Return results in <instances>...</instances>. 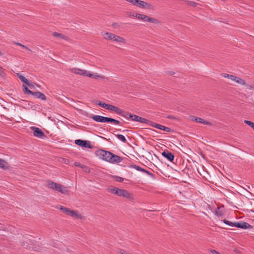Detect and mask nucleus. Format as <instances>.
<instances>
[{
    "instance_id": "nucleus-1",
    "label": "nucleus",
    "mask_w": 254,
    "mask_h": 254,
    "mask_svg": "<svg viewBox=\"0 0 254 254\" xmlns=\"http://www.w3.org/2000/svg\"><path fill=\"white\" fill-rule=\"evenodd\" d=\"M96 156L105 161L110 163H118L121 162L123 159L120 156L115 155L111 152L99 149L95 152Z\"/></svg>"
},
{
    "instance_id": "nucleus-2",
    "label": "nucleus",
    "mask_w": 254,
    "mask_h": 254,
    "mask_svg": "<svg viewBox=\"0 0 254 254\" xmlns=\"http://www.w3.org/2000/svg\"><path fill=\"white\" fill-rule=\"evenodd\" d=\"M47 186L48 188L58 191L64 194L68 193V191L66 188L60 184L54 182L53 181H48L47 182Z\"/></svg>"
},
{
    "instance_id": "nucleus-3",
    "label": "nucleus",
    "mask_w": 254,
    "mask_h": 254,
    "mask_svg": "<svg viewBox=\"0 0 254 254\" xmlns=\"http://www.w3.org/2000/svg\"><path fill=\"white\" fill-rule=\"evenodd\" d=\"M223 222L225 224L230 226L236 227L243 229H252L253 228L251 225L247 222L244 221L231 222L226 219H224L223 220Z\"/></svg>"
},
{
    "instance_id": "nucleus-4",
    "label": "nucleus",
    "mask_w": 254,
    "mask_h": 254,
    "mask_svg": "<svg viewBox=\"0 0 254 254\" xmlns=\"http://www.w3.org/2000/svg\"><path fill=\"white\" fill-rule=\"evenodd\" d=\"M110 191V192L120 196H123L126 198H130L131 196L130 193L125 190L114 188L111 189Z\"/></svg>"
},
{
    "instance_id": "nucleus-5",
    "label": "nucleus",
    "mask_w": 254,
    "mask_h": 254,
    "mask_svg": "<svg viewBox=\"0 0 254 254\" xmlns=\"http://www.w3.org/2000/svg\"><path fill=\"white\" fill-rule=\"evenodd\" d=\"M135 17L138 19L142 20L144 21H147L151 23H157L158 22V20L155 18L150 17L147 15L136 13Z\"/></svg>"
},
{
    "instance_id": "nucleus-6",
    "label": "nucleus",
    "mask_w": 254,
    "mask_h": 254,
    "mask_svg": "<svg viewBox=\"0 0 254 254\" xmlns=\"http://www.w3.org/2000/svg\"><path fill=\"white\" fill-rule=\"evenodd\" d=\"M30 129L33 131V135L34 136L43 139L46 137L43 131L39 128L35 127H31Z\"/></svg>"
},
{
    "instance_id": "nucleus-7",
    "label": "nucleus",
    "mask_w": 254,
    "mask_h": 254,
    "mask_svg": "<svg viewBox=\"0 0 254 254\" xmlns=\"http://www.w3.org/2000/svg\"><path fill=\"white\" fill-rule=\"evenodd\" d=\"M69 71L73 73L87 77V70L78 68H72L69 69Z\"/></svg>"
},
{
    "instance_id": "nucleus-8",
    "label": "nucleus",
    "mask_w": 254,
    "mask_h": 254,
    "mask_svg": "<svg viewBox=\"0 0 254 254\" xmlns=\"http://www.w3.org/2000/svg\"><path fill=\"white\" fill-rule=\"evenodd\" d=\"M75 143L81 147L91 148V145L88 141L76 139L75 140Z\"/></svg>"
},
{
    "instance_id": "nucleus-9",
    "label": "nucleus",
    "mask_w": 254,
    "mask_h": 254,
    "mask_svg": "<svg viewBox=\"0 0 254 254\" xmlns=\"http://www.w3.org/2000/svg\"><path fill=\"white\" fill-rule=\"evenodd\" d=\"M91 118L98 123H108V117H105L100 115H93Z\"/></svg>"
},
{
    "instance_id": "nucleus-10",
    "label": "nucleus",
    "mask_w": 254,
    "mask_h": 254,
    "mask_svg": "<svg viewBox=\"0 0 254 254\" xmlns=\"http://www.w3.org/2000/svg\"><path fill=\"white\" fill-rule=\"evenodd\" d=\"M101 35L103 38L105 40H110L113 41L115 36V34L108 32H102Z\"/></svg>"
},
{
    "instance_id": "nucleus-11",
    "label": "nucleus",
    "mask_w": 254,
    "mask_h": 254,
    "mask_svg": "<svg viewBox=\"0 0 254 254\" xmlns=\"http://www.w3.org/2000/svg\"><path fill=\"white\" fill-rule=\"evenodd\" d=\"M162 155L168 159L169 161L172 162L174 159V155L173 153L168 150H165L162 153Z\"/></svg>"
},
{
    "instance_id": "nucleus-12",
    "label": "nucleus",
    "mask_w": 254,
    "mask_h": 254,
    "mask_svg": "<svg viewBox=\"0 0 254 254\" xmlns=\"http://www.w3.org/2000/svg\"><path fill=\"white\" fill-rule=\"evenodd\" d=\"M191 121H194L196 123L202 124L206 125H212V123L207 121H205L200 118L196 117L195 116H191Z\"/></svg>"
},
{
    "instance_id": "nucleus-13",
    "label": "nucleus",
    "mask_w": 254,
    "mask_h": 254,
    "mask_svg": "<svg viewBox=\"0 0 254 254\" xmlns=\"http://www.w3.org/2000/svg\"><path fill=\"white\" fill-rule=\"evenodd\" d=\"M151 126L157 128L158 129H159L160 130H164V131H165L167 132H170L171 130V129L169 127H165L163 125H159V124H156L155 123H152Z\"/></svg>"
},
{
    "instance_id": "nucleus-14",
    "label": "nucleus",
    "mask_w": 254,
    "mask_h": 254,
    "mask_svg": "<svg viewBox=\"0 0 254 254\" xmlns=\"http://www.w3.org/2000/svg\"><path fill=\"white\" fill-rule=\"evenodd\" d=\"M132 121L138 122L143 124H147L149 122L147 119L135 115H133V117H132Z\"/></svg>"
},
{
    "instance_id": "nucleus-15",
    "label": "nucleus",
    "mask_w": 254,
    "mask_h": 254,
    "mask_svg": "<svg viewBox=\"0 0 254 254\" xmlns=\"http://www.w3.org/2000/svg\"><path fill=\"white\" fill-rule=\"evenodd\" d=\"M113 42L122 43L124 44H126L127 43V41L125 38L117 35H115Z\"/></svg>"
},
{
    "instance_id": "nucleus-16",
    "label": "nucleus",
    "mask_w": 254,
    "mask_h": 254,
    "mask_svg": "<svg viewBox=\"0 0 254 254\" xmlns=\"http://www.w3.org/2000/svg\"><path fill=\"white\" fill-rule=\"evenodd\" d=\"M9 164L4 160L0 159V168L4 170L9 169Z\"/></svg>"
},
{
    "instance_id": "nucleus-17",
    "label": "nucleus",
    "mask_w": 254,
    "mask_h": 254,
    "mask_svg": "<svg viewBox=\"0 0 254 254\" xmlns=\"http://www.w3.org/2000/svg\"><path fill=\"white\" fill-rule=\"evenodd\" d=\"M87 77L92 78H94V79H99V78L104 79L105 78V76L103 75H99L97 73H92L90 72L89 71H88Z\"/></svg>"
},
{
    "instance_id": "nucleus-18",
    "label": "nucleus",
    "mask_w": 254,
    "mask_h": 254,
    "mask_svg": "<svg viewBox=\"0 0 254 254\" xmlns=\"http://www.w3.org/2000/svg\"><path fill=\"white\" fill-rule=\"evenodd\" d=\"M119 115L127 119H131V120H132V117H133V115L130 114V113H129L128 112H127L122 109H121V112L119 114Z\"/></svg>"
},
{
    "instance_id": "nucleus-19",
    "label": "nucleus",
    "mask_w": 254,
    "mask_h": 254,
    "mask_svg": "<svg viewBox=\"0 0 254 254\" xmlns=\"http://www.w3.org/2000/svg\"><path fill=\"white\" fill-rule=\"evenodd\" d=\"M36 98L38 99H40L42 100H46L47 98L46 96L42 93L40 92H35L33 93V94L32 95Z\"/></svg>"
},
{
    "instance_id": "nucleus-20",
    "label": "nucleus",
    "mask_w": 254,
    "mask_h": 254,
    "mask_svg": "<svg viewBox=\"0 0 254 254\" xmlns=\"http://www.w3.org/2000/svg\"><path fill=\"white\" fill-rule=\"evenodd\" d=\"M121 109H120V108H118L117 107H116V106L112 105H110L108 110H110V111H114L116 114L119 115V114L121 112Z\"/></svg>"
},
{
    "instance_id": "nucleus-21",
    "label": "nucleus",
    "mask_w": 254,
    "mask_h": 254,
    "mask_svg": "<svg viewBox=\"0 0 254 254\" xmlns=\"http://www.w3.org/2000/svg\"><path fill=\"white\" fill-rule=\"evenodd\" d=\"M134 168L137 171H140V172H144L145 173H146L147 174H148V175H152V174L151 173H150L149 171H147V170H146L145 169H144L143 168L138 166H137V165H134Z\"/></svg>"
},
{
    "instance_id": "nucleus-22",
    "label": "nucleus",
    "mask_w": 254,
    "mask_h": 254,
    "mask_svg": "<svg viewBox=\"0 0 254 254\" xmlns=\"http://www.w3.org/2000/svg\"><path fill=\"white\" fill-rule=\"evenodd\" d=\"M52 34L55 37L60 38L63 39L65 40H68L69 39V38L67 36H64V35H62V34L58 33V32H54V33H53Z\"/></svg>"
},
{
    "instance_id": "nucleus-23",
    "label": "nucleus",
    "mask_w": 254,
    "mask_h": 254,
    "mask_svg": "<svg viewBox=\"0 0 254 254\" xmlns=\"http://www.w3.org/2000/svg\"><path fill=\"white\" fill-rule=\"evenodd\" d=\"M233 81H235L241 85H246V83L244 80L236 76L235 79H234Z\"/></svg>"
},
{
    "instance_id": "nucleus-24",
    "label": "nucleus",
    "mask_w": 254,
    "mask_h": 254,
    "mask_svg": "<svg viewBox=\"0 0 254 254\" xmlns=\"http://www.w3.org/2000/svg\"><path fill=\"white\" fill-rule=\"evenodd\" d=\"M96 103L102 108H105L107 110L109 109L110 104H108L104 102H101L100 101H96Z\"/></svg>"
},
{
    "instance_id": "nucleus-25",
    "label": "nucleus",
    "mask_w": 254,
    "mask_h": 254,
    "mask_svg": "<svg viewBox=\"0 0 254 254\" xmlns=\"http://www.w3.org/2000/svg\"><path fill=\"white\" fill-rule=\"evenodd\" d=\"M222 76L224 77L228 78L232 81H234V80L236 78V76L227 73H223L222 74Z\"/></svg>"
},
{
    "instance_id": "nucleus-26",
    "label": "nucleus",
    "mask_w": 254,
    "mask_h": 254,
    "mask_svg": "<svg viewBox=\"0 0 254 254\" xmlns=\"http://www.w3.org/2000/svg\"><path fill=\"white\" fill-rule=\"evenodd\" d=\"M148 5V3L144 1L138 0L137 6L140 7H145Z\"/></svg>"
},
{
    "instance_id": "nucleus-27",
    "label": "nucleus",
    "mask_w": 254,
    "mask_h": 254,
    "mask_svg": "<svg viewBox=\"0 0 254 254\" xmlns=\"http://www.w3.org/2000/svg\"><path fill=\"white\" fill-rule=\"evenodd\" d=\"M68 215L79 218V215L77 214V212L74 210H70Z\"/></svg>"
},
{
    "instance_id": "nucleus-28",
    "label": "nucleus",
    "mask_w": 254,
    "mask_h": 254,
    "mask_svg": "<svg viewBox=\"0 0 254 254\" xmlns=\"http://www.w3.org/2000/svg\"><path fill=\"white\" fill-rule=\"evenodd\" d=\"M60 210L62 211L64 213L68 215L70 209L67 207H64L63 206H60Z\"/></svg>"
},
{
    "instance_id": "nucleus-29",
    "label": "nucleus",
    "mask_w": 254,
    "mask_h": 254,
    "mask_svg": "<svg viewBox=\"0 0 254 254\" xmlns=\"http://www.w3.org/2000/svg\"><path fill=\"white\" fill-rule=\"evenodd\" d=\"M117 137L122 142L125 143L127 142V139L126 137L122 134H117L116 135Z\"/></svg>"
},
{
    "instance_id": "nucleus-30",
    "label": "nucleus",
    "mask_w": 254,
    "mask_h": 254,
    "mask_svg": "<svg viewBox=\"0 0 254 254\" xmlns=\"http://www.w3.org/2000/svg\"><path fill=\"white\" fill-rule=\"evenodd\" d=\"M108 123H113L116 125H119L120 123L119 121L110 118H108Z\"/></svg>"
},
{
    "instance_id": "nucleus-31",
    "label": "nucleus",
    "mask_w": 254,
    "mask_h": 254,
    "mask_svg": "<svg viewBox=\"0 0 254 254\" xmlns=\"http://www.w3.org/2000/svg\"><path fill=\"white\" fill-rule=\"evenodd\" d=\"M23 91L25 93L27 94H31V95H33V92L31 91V90H30L27 87H26V86L25 85H23Z\"/></svg>"
},
{
    "instance_id": "nucleus-32",
    "label": "nucleus",
    "mask_w": 254,
    "mask_h": 254,
    "mask_svg": "<svg viewBox=\"0 0 254 254\" xmlns=\"http://www.w3.org/2000/svg\"><path fill=\"white\" fill-rule=\"evenodd\" d=\"M18 77H19V79L23 83L26 84L27 83V82L28 81V80L23 75L18 74Z\"/></svg>"
},
{
    "instance_id": "nucleus-33",
    "label": "nucleus",
    "mask_w": 254,
    "mask_h": 254,
    "mask_svg": "<svg viewBox=\"0 0 254 254\" xmlns=\"http://www.w3.org/2000/svg\"><path fill=\"white\" fill-rule=\"evenodd\" d=\"M244 123L250 126L254 130V123L248 120H245Z\"/></svg>"
},
{
    "instance_id": "nucleus-34",
    "label": "nucleus",
    "mask_w": 254,
    "mask_h": 254,
    "mask_svg": "<svg viewBox=\"0 0 254 254\" xmlns=\"http://www.w3.org/2000/svg\"><path fill=\"white\" fill-rule=\"evenodd\" d=\"M247 89L249 90H254V85L252 84H247L245 85Z\"/></svg>"
},
{
    "instance_id": "nucleus-35",
    "label": "nucleus",
    "mask_w": 254,
    "mask_h": 254,
    "mask_svg": "<svg viewBox=\"0 0 254 254\" xmlns=\"http://www.w3.org/2000/svg\"><path fill=\"white\" fill-rule=\"evenodd\" d=\"M128 2L132 3L134 5H137L138 0H127Z\"/></svg>"
},
{
    "instance_id": "nucleus-36",
    "label": "nucleus",
    "mask_w": 254,
    "mask_h": 254,
    "mask_svg": "<svg viewBox=\"0 0 254 254\" xmlns=\"http://www.w3.org/2000/svg\"><path fill=\"white\" fill-rule=\"evenodd\" d=\"M136 13H132L131 12H127V14L129 17H135Z\"/></svg>"
},
{
    "instance_id": "nucleus-37",
    "label": "nucleus",
    "mask_w": 254,
    "mask_h": 254,
    "mask_svg": "<svg viewBox=\"0 0 254 254\" xmlns=\"http://www.w3.org/2000/svg\"><path fill=\"white\" fill-rule=\"evenodd\" d=\"M116 181L118 182H122L124 181V178L120 177H116Z\"/></svg>"
},
{
    "instance_id": "nucleus-38",
    "label": "nucleus",
    "mask_w": 254,
    "mask_h": 254,
    "mask_svg": "<svg viewBox=\"0 0 254 254\" xmlns=\"http://www.w3.org/2000/svg\"><path fill=\"white\" fill-rule=\"evenodd\" d=\"M17 45H18V46H21V47H23V48H25V49H26V50H27L31 51V50H30V49H29L28 47H27L26 46H24V45H22V44H21V43H17Z\"/></svg>"
},
{
    "instance_id": "nucleus-39",
    "label": "nucleus",
    "mask_w": 254,
    "mask_h": 254,
    "mask_svg": "<svg viewBox=\"0 0 254 254\" xmlns=\"http://www.w3.org/2000/svg\"><path fill=\"white\" fill-rule=\"evenodd\" d=\"M118 254H127L125 251L123 250H119L118 251Z\"/></svg>"
},
{
    "instance_id": "nucleus-40",
    "label": "nucleus",
    "mask_w": 254,
    "mask_h": 254,
    "mask_svg": "<svg viewBox=\"0 0 254 254\" xmlns=\"http://www.w3.org/2000/svg\"><path fill=\"white\" fill-rule=\"evenodd\" d=\"M120 26L119 24L117 23H114L112 24V27L114 28H118Z\"/></svg>"
},
{
    "instance_id": "nucleus-41",
    "label": "nucleus",
    "mask_w": 254,
    "mask_h": 254,
    "mask_svg": "<svg viewBox=\"0 0 254 254\" xmlns=\"http://www.w3.org/2000/svg\"><path fill=\"white\" fill-rule=\"evenodd\" d=\"M218 252L214 250H211L210 251V254H218Z\"/></svg>"
},
{
    "instance_id": "nucleus-42",
    "label": "nucleus",
    "mask_w": 254,
    "mask_h": 254,
    "mask_svg": "<svg viewBox=\"0 0 254 254\" xmlns=\"http://www.w3.org/2000/svg\"><path fill=\"white\" fill-rule=\"evenodd\" d=\"M4 74L3 69V68L0 66V75L2 76Z\"/></svg>"
},
{
    "instance_id": "nucleus-43",
    "label": "nucleus",
    "mask_w": 254,
    "mask_h": 254,
    "mask_svg": "<svg viewBox=\"0 0 254 254\" xmlns=\"http://www.w3.org/2000/svg\"><path fill=\"white\" fill-rule=\"evenodd\" d=\"M26 84L30 88H32L34 87V86L33 85L32 83H29L28 81L27 82V83H26Z\"/></svg>"
},
{
    "instance_id": "nucleus-44",
    "label": "nucleus",
    "mask_w": 254,
    "mask_h": 254,
    "mask_svg": "<svg viewBox=\"0 0 254 254\" xmlns=\"http://www.w3.org/2000/svg\"><path fill=\"white\" fill-rule=\"evenodd\" d=\"M197 3L195 2L191 1V6H195Z\"/></svg>"
},
{
    "instance_id": "nucleus-45",
    "label": "nucleus",
    "mask_w": 254,
    "mask_h": 254,
    "mask_svg": "<svg viewBox=\"0 0 254 254\" xmlns=\"http://www.w3.org/2000/svg\"><path fill=\"white\" fill-rule=\"evenodd\" d=\"M75 164L76 166H80V165H81V164L79 163H75Z\"/></svg>"
},
{
    "instance_id": "nucleus-46",
    "label": "nucleus",
    "mask_w": 254,
    "mask_h": 254,
    "mask_svg": "<svg viewBox=\"0 0 254 254\" xmlns=\"http://www.w3.org/2000/svg\"><path fill=\"white\" fill-rule=\"evenodd\" d=\"M2 55V53L1 52V51H0V55Z\"/></svg>"
},
{
    "instance_id": "nucleus-47",
    "label": "nucleus",
    "mask_w": 254,
    "mask_h": 254,
    "mask_svg": "<svg viewBox=\"0 0 254 254\" xmlns=\"http://www.w3.org/2000/svg\"><path fill=\"white\" fill-rule=\"evenodd\" d=\"M218 254H220L219 253Z\"/></svg>"
}]
</instances>
